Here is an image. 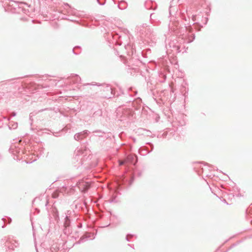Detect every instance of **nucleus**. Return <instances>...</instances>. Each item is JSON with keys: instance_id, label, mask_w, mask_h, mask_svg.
I'll use <instances>...</instances> for the list:
<instances>
[{"instance_id": "f8f14e48", "label": "nucleus", "mask_w": 252, "mask_h": 252, "mask_svg": "<svg viewBox=\"0 0 252 252\" xmlns=\"http://www.w3.org/2000/svg\"><path fill=\"white\" fill-rule=\"evenodd\" d=\"M86 239V238H81L79 240V243L84 242V240Z\"/></svg>"}, {"instance_id": "20e7f679", "label": "nucleus", "mask_w": 252, "mask_h": 252, "mask_svg": "<svg viewBox=\"0 0 252 252\" xmlns=\"http://www.w3.org/2000/svg\"><path fill=\"white\" fill-rule=\"evenodd\" d=\"M126 161L135 164L137 162V156L134 154L128 155L126 157Z\"/></svg>"}, {"instance_id": "9b49d317", "label": "nucleus", "mask_w": 252, "mask_h": 252, "mask_svg": "<svg viewBox=\"0 0 252 252\" xmlns=\"http://www.w3.org/2000/svg\"><path fill=\"white\" fill-rule=\"evenodd\" d=\"M128 236H131V237H132L133 235H131V234H128V235H127V236H126V240L127 241H129V239H128Z\"/></svg>"}, {"instance_id": "f03ea898", "label": "nucleus", "mask_w": 252, "mask_h": 252, "mask_svg": "<svg viewBox=\"0 0 252 252\" xmlns=\"http://www.w3.org/2000/svg\"><path fill=\"white\" fill-rule=\"evenodd\" d=\"M73 212L71 211L68 210L65 213V218L63 224L64 226V233L68 234L70 233L69 227L70 225V217Z\"/></svg>"}, {"instance_id": "a211bd4d", "label": "nucleus", "mask_w": 252, "mask_h": 252, "mask_svg": "<svg viewBox=\"0 0 252 252\" xmlns=\"http://www.w3.org/2000/svg\"><path fill=\"white\" fill-rule=\"evenodd\" d=\"M125 162V161H122V162H121L120 163V165H122V164H124Z\"/></svg>"}, {"instance_id": "0eeeda50", "label": "nucleus", "mask_w": 252, "mask_h": 252, "mask_svg": "<svg viewBox=\"0 0 252 252\" xmlns=\"http://www.w3.org/2000/svg\"><path fill=\"white\" fill-rule=\"evenodd\" d=\"M118 7L121 9H125L126 7V3L125 1H121L118 4Z\"/></svg>"}, {"instance_id": "ddd939ff", "label": "nucleus", "mask_w": 252, "mask_h": 252, "mask_svg": "<svg viewBox=\"0 0 252 252\" xmlns=\"http://www.w3.org/2000/svg\"><path fill=\"white\" fill-rule=\"evenodd\" d=\"M149 145L151 146V147H152V150H151V151H152V150H153V149H154V145H153L152 144H151V143H149Z\"/></svg>"}, {"instance_id": "aec40b11", "label": "nucleus", "mask_w": 252, "mask_h": 252, "mask_svg": "<svg viewBox=\"0 0 252 252\" xmlns=\"http://www.w3.org/2000/svg\"><path fill=\"white\" fill-rule=\"evenodd\" d=\"M153 16V14H151L150 15V17L151 19L152 18Z\"/></svg>"}, {"instance_id": "f257e3e1", "label": "nucleus", "mask_w": 252, "mask_h": 252, "mask_svg": "<svg viewBox=\"0 0 252 252\" xmlns=\"http://www.w3.org/2000/svg\"><path fill=\"white\" fill-rule=\"evenodd\" d=\"M90 150L86 148L84 149H83L82 148L77 149L74 152L75 158H76L77 160L79 159L82 160L87 155L89 154L90 155Z\"/></svg>"}, {"instance_id": "6ab92c4d", "label": "nucleus", "mask_w": 252, "mask_h": 252, "mask_svg": "<svg viewBox=\"0 0 252 252\" xmlns=\"http://www.w3.org/2000/svg\"><path fill=\"white\" fill-rule=\"evenodd\" d=\"M3 118H4V119H7L8 121H9V120H10V118H7L6 117H4Z\"/></svg>"}, {"instance_id": "39448f33", "label": "nucleus", "mask_w": 252, "mask_h": 252, "mask_svg": "<svg viewBox=\"0 0 252 252\" xmlns=\"http://www.w3.org/2000/svg\"><path fill=\"white\" fill-rule=\"evenodd\" d=\"M88 133V130H84L83 132H81L75 134L74 136V138L75 140L79 141V140L83 139V138L86 136Z\"/></svg>"}, {"instance_id": "7ed1b4c3", "label": "nucleus", "mask_w": 252, "mask_h": 252, "mask_svg": "<svg viewBox=\"0 0 252 252\" xmlns=\"http://www.w3.org/2000/svg\"><path fill=\"white\" fill-rule=\"evenodd\" d=\"M77 186L82 192H86L90 187V184L88 182L80 181L77 183Z\"/></svg>"}, {"instance_id": "423d86ee", "label": "nucleus", "mask_w": 252, "mask_h": 252, "mask_svg": "<svg viewBox=\"0 0 252 252\" xmlns=\"http://www.w3.org/2000/svg\"><path fill=\"white\" fill-rule=\"evenodd\" d=\"M69 79L72 81L74 84L81 83V78L77 75H72Z\"/></svg>"}, {"instance_id": "dca6fc26", "label": "nucleus", "mask_w": 252, "mask_h": 252, "mask_svg": "<svg viewBox=\"0 0 252 252\" xmlns=\"http://www.w3.org/2000/svg\"><path fill=\"white\" fill-rule=\"evenodd\" d=\"M16 115V113L15 112H13V113H12V116H13V117H14V116H15Z\"/></svg>"}, {"instance_id": "4468645a", "label": "nucleus", "mask_w": 252, "mask_h": 252, "mask_svg": "<svg viewBox=\"0 0 252 252\" xmlns=\"http://www.w3.org/2000/svg\"><path fill=\"white\" fill-rule=\"evenodd\" d=\"M87 85H97V86H100L99 85H98L97 84H93V83H92V84H88Z\"/></svg>"}, {"instance_id": "f3484780", "label": "nucleus", "mask_w": 252, "mask_h": 252, "mask_svg": "<svg viewBox=\"0 0 252 252\" xmlns=\"http://www.w3.org/2000/svg\"><path fill=\"white\" fill-rule=\"evenodd\" d=\"M97 0V2L98 3V4H99V5H103V4H101V3L99 2V0Z\"/></svg>"}, {"instance_id": "9d476101", "label": "nucleus", "mask_w": 252, "mask_h": 252, "mask_svg": "<svg viewBox=\"0 0 252 252\" xmlns=\"http://www.w3.org/2000/svg\"><path fill=\"white\" fill-rule=\"evenodd\" d=\"M106 90L107 91L111 92L112 89L111 88V87L109 86H106Z\"/></svg>"}, {"instance_id": "1a4fd4ad", "label": "nucleus", "mask_w": 252, "mask_h": 252, "mask_svg": "<svg viewBox=\"0 0 252 252\" xmlns=\"http://www.w3.org/2000/svg\"><path fill=\"white\" fill-rule=\"evenodd\" d=\"M18 126V123H14L11 126V127H10V126H9V128L10 129H11V128H13V129H15V128H16Z\"/></svg>"}, {"instance_id": "412c9836", "label": "nucleus", "mask_w": 252, "mask_h": 252, "mask_svg": "<svg viewBox=\"0 0 252 252\" xmlns=\"http://www.w3.org/2000/svg\"><path fill=\"white\" fill-rule=\"evenodd\" d=\"M72 51H73V52H74V49H73L72 50Z\"/></svg>"}, {"instance_id": "6e6552de", "label": "nucleus", "mask_w": 252, "mask_h": 252, "mask_svg": "<svg viewBox=\"0 0 252 252\" xmlns=\"http://www.w3.org/2000/svg\"><path fill=\"white\" fill-rule=\"evenodd\" d=\"M12 244L13 245V246H9V249L14 250V247L16 248L18 246V243L17 242H16L15 241H14V243H13Z\"/></svg>"}, {"instance_id": "2eb2a0df", "label": "nucleus", "mask_w": 252, "mask_h": 252, "mask_svg": "<svg viewBox=\"0 0 252 252\" xmlns=\"http://www.w3.org/2000/svg\"><path fill=\"white\" fill-rule=\"evenodd\" d=\"M94 132L98 133H103V132H101V131H100V130L96 131H95Z\"/></svg>"}]
</instances>
